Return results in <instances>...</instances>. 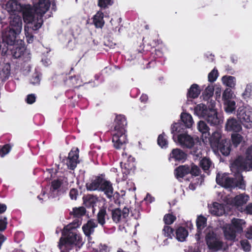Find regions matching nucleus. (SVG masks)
Instances as JSON below:
<instances>
[{
	"label": "nucleus",
	"mask_w": 252,
	"mask_h": 252,
	"mask_svg": "<svg viewBox=\"0 0 252 252\" xmlns=\"http://www.w3.org/2000/svg\"><path fill=\"white\" fill-rule=\"evenodd\" d=\"M7 9L8 12L22 11L23 20L26 24L25 28L35 31L41 27L42 20L40 15L30 5H21L17 2H12L7 4Z\"/></svg>",
	"instance_id": "nucleus-1"
},
{
	"label": "nucleus",
	"mask_w": 252,
	"mask_h": 252,
	"mask_svg": "<svg viewBox=\"0 0 252 252\" xmlns=\"http://www.w3.org/2000/svg\"><path fill=\"white\" fill-rule=\"evenodd\" d=\"M81 223L79 221H74L70 223L64 227L63 232V237L61 238L59 247L60 249H62L63 246L66 248L72 246L81 245L82 240L81 236L77 233L76 228H78Z\"/></svg>",
	"instance_id": "nucleus-2"
},
{
	"label": "nucleus",
	"mask_w": 252,
	"mask_h": 252,
	"mask_svg": "<svg viewBox=\"0 0 252 252\" xmlns=\"http://www.w3.org/2000/svg\"><path fill=\"white\" fill-rule=\"evenodd\" d=\"M16 12H12L10 27L2 33V40L6 44H12L21 32L22 29V21L21 17L17 15Z\"/></svg>",
	"instance_id": "nucleus-3"
},
{
	"label": "nucleus",
	"mask_w": 252,
	"mask_h": 252,
	"mask_svg": "<svg viewBox=\"0 0 252 252\" xmlns=\"http://www.w3.org/2000/svg\"><path fill=\"white\" fill-rule=\"evenodd\" d=\"M245 155V158L242 156H239L231 163L230 169L232 172L252 170V146L248 148Z\"/></svg>",
	"instance_id": "nucleus-4"
},
{
	"label": "nucleus",
	"mask_w": 252,
	"mask_h": 252,
	"mask_svg": "<svg viewBox=\"0 0 252 252\" xmlns=\"http://www.w3.org/2000/svg\"><path fill=\"white\" fill-rule=\"evenodd\" d=\"M210 143L214 151L220 150L224 156L229 155L230 152L229 140L222 136L220 132L216 131L213 133Z\"/></svg>",
	"instance_id": "nucleus-5"
},
{
	"label": "nucleus",
	"mask_w": 252,
	"mask_h": 252,
	"mask_svg": "<svg viewBox=\"0 0 252 252\" xmlns=\"http://www.w3.org/2000/svg\"><path fill=\"white\" fill-rule=\"evenodd\" d=\"M237 173H234L236 174ZM238 180L236 181L233 178L230 177L228 174L218 173L216 177V182L220 186L231 190L232 189L238 187L239 189H244L245 187V184L243 179L238 173Z\"/></svg>",
	"instance_id": "nucleus-6"
},
{
	"label": "nucleus",
	"mask_w": 252,
	"mask_h": 252,
	"mask_svg": "<svg viewBox=\"0 0 252 252\" xmlns=\"http://www.w3.org/2000/svg\"><path fill=\"white\" fill-rule=\"evenodd\" d=\"M246 226L244 220L234 218L231 220V224H227L224 227V235L227 240H233L236 238V233H240L243 232Z\"/></svg>",
	"instance_id": "nucleus-7"
},
{
	"label": "nucleus",
	"mask_w": 252,
	"mask_h": 252,
	"mask_svg": "<svg viewBox=\"0 0 252 252\" xmlns=\"http://www.w3.org/2000/svg\"><path fill=\"white\" fill-rule=\"evenodd\" d=\"M206 241L208 248L214 251L224 250L227 248V246L223 244L212 229L209 228L206 230Z\"/></svg>",
	"instance_id": "nucleus-8"
},
{
	"label": "nucleus",
	"mask_w": 252,
	"mask_h": 252,
	"mask_svg": "<svg viewBox=\"0 0 252 252\" xmlns=\"http://www.w3.org/2000/svg\"><path fill=\"white\" fill-rule=\"evenodd\" d=\"M237 117L244 127L252 128V108L250 106H242L237 110Z\"/></svg>",
	"instance_id": "nucleus-9"
},
{
	"label": "nucleus",
	"mask_w": 252,
	"mask_h": 252,
	"mask_svg": "<svg viewBox=\"0 0 252 252\" xmlns=\"http://www.w3.org/2000/svg\"><path fill=\"white\" fill-rule=\"evenodd\" d=\"M174 141L178 145L185 148L190 149L198 141L197 138H194L187 132L173 135Z\"/></svg>",
	"instance_id": "nucleus-10"
},
{
	"label": "nucleus",
	"mask_w": 252,
	"mask_h": 252,
	"mask_svg": "<svg viewBox=\"0 0 252 252\" xmlns=\"http://www.w3.org/2000/svg\"><path fill=\"white\" fill-rule=\"evenodd\" d=\"M249 195L245 194H241L236 196L234 198H226L225 200L227 204L236 207L239 211L242 212V206L247 203L249 200Z\"/></svg>",
	"instance_id": "nucleus-11"
},
{
	"label": "nucleus",
	"mask_w": 252,
	"mask_h": 252,
	"mask_svg": "<svg viewBox=\"0 0 252 252\" xmlns=\"http://www.w3.org/2000/svg\"><path fill=\"white\" fill-rule=\"evenodd\" d=\"M205 119L212 126L220 125L223 121L221 115L219 114L216 109L214 108V103L212 104L211 107L209 108V112L207 113Z\"/></svg>",
	"instance_id": "nucleus-12"
},
{
	"label": "nucleus",
	"mask_w": 252,
	"mask_h": 252,
	"mask_svg": "<svg viewBox=\"0 0 252 252\" xmlns=\"http://www.w3.org/2000/svg\"><path fill=\"white\" fill-rule=\"evenodd\" d=\"M112 142L115 148L118 149L124 148L127 142L126 130L114 131Z\"/></svg>",
	"instance_id": "nucleus-13"
},
{
	"label": "nucleus",
	"mask_w": 252,
	"mask_h": 252,
	"mask_svg": "<svg viewBox=\"0 0 252 252\" xmlns=\"http://www.w3.org/2000/svg\"><path fill=\"white\" fill-rule=\"evenodd\" d=\"M7 44L10 46H13L12 48H10V50L11 51L13 56L15 58L21 57L26 52V48L23 41L19 40L18 38L16 39L13 44Z\"/></svg>",
	"instance_id": "nucleus-14"
},
{
	"label": "nucleus",
	"mask_w": 252,
	"mask_h": 252,
	"mask_svg": "<svg viewBox=\"0 0 252 252\" xmlns=\"http://www.w3.org/2000/svg\"><path fill=\"white\" fill-rule=\"evenodd\" d=\"M123 161L121 162V166L124 173L127 174L135 167L134 158L131 156H127L126 153L122 155Z\"/></svg>",
	"instance_id": "nucleus-15"
},
{
	"label": "nucleus",
	"mask_w": 252,
	"mask_h": 252,
	"mask_svg": "<svg viewBox=\"0 0 252 252\" xmlns=\"http://www.w3.org/2000/svg\"><path fill=\"white\" fill-rule=\"evenodd\" d=\"M63 181V180H62L61 178L54 180L52 182L50 195L46 194L45 191H43L42 193L38 196L39 199L41 200H47L50 197H54L55 195L53 192L60 188L61 184L63 183V182H62Z\"/></svg>",
	"instance_id": "nucleus-16"
},
{
	"label": "nucleus",
	"mask_w": 252,
	"mask_h": 252,
	"mask_svg": "<svg viewBox=\"0 0 252 252\" xmlns=\"http://www.w3.org/2000/svg\"><path fill=\"white\" fill-rule=\"evenodd\" d=\"M129 209L124 207L122 210L119 209H116L112 211V219L116 223L124 221L129 215Z\"/></svg>",
	"instance_id": "nucleus-17"
},
{
	"label": "nucleus",
	"mask_w": 252,
	"mask_h": 252,
	"mask_svg": "<svg viewBox=\"0 0 252 252\" xmlns=\"http://www.w3.org/2000/svg\"><path fill=\"white\" fill-rule=\"evenodd\" d=\"M78 151L76 149L75 151H71L68 154V157L65 159V163L67 168L74 169L78 162Z\"/></svg>",
	"instance_id": "nucleus-18"
},
{
	"label": "nucleus",
	"mask_w": 252,
	"mask_h": 252,
	"mask_svg": "<svg viewBox=\"0 0 252 252\" xmlns=\"http://www.w3.org/2000/svg\"><path fill=\"white\" fill-rule=\"evenodd\" d=\"M225 129L229 131L238 132L242 130V127L241 124L235 118L228 119L225 124Z\"/></svg>",
	"instance_id": "nucleus-19"
},
{
	"label": "nucleus",
	"mask_w": 252,
	"mask_h": 252,
	"mask_svg": "<svg viewBox=\"0 0 252 252\" xmlns=\"http://www.w3.org/2000/svg\"><path fill=\"white\" fill-rule=\"evenodd\" d=\"M97 226V224L94 220H90L83 225L82 227L83 231L85 235L88 237L89 241L92 239L90 236L94 232V229Z\"/></svg>",
	"instance_id": "nucleus-20"
},
{
	"label": "nucleus",
	"mask_w": 252,
	"mask_h": 252,
	"mask_svg": "<svg viewBox=\"0 0 252 252\" xmlns=\"http://www.w3.org/2000/svg\"><path fill=\"white\" fill-rule=\"evenodd\" d=\"M209 212L214 215L220 216L224 214L225 209L221 204L215 202L209 206Z\"/></svg>",
	"instance_id": "nucleus-21"
},
{
	"label": "nucleus",
	"mask_w": 252,
	"mask_h": 252,
	"mask_svg": "<svg viewBox=\"0 0 252 252\" xmlns=\"http://www.w3.org/2000/svg\"><path fill=\"white\" fill-rule=\"evenodd\" d=\"M50 4L48 0H40L38 5L34 7L36 13L41 17L49 9Z\"/></svg>",
	"instance_id": "nucleus-22"
},
{
	"label": "nucleus",
	"mask_w": 252,
	"mask_h": 252,
	"mask_svg": "<svg viewBox=\"0 0 252 252\" xmlns=\"http://www.w3.org/2000/svg\"><path fill=\"white\" fill-rule=\"evenodd\" d=\"M209 108L203 104H199L196 105L194 108V113L200 118L205 119L207 115V113L209 112Z\"/></svg>",
	"instance_id": "nucleus-23"
},
{
	"label": "nucleus",
	"mask_w": 252,
	"mask_h": 252,
	"mask_svg": "<svg viewBox=\"0 0 252 252\" xmlns=\"http://www.w3.org/2000/svg\"><path fill=\"white\" fill-rule=\"evenodd\" d=\"M126 125V119L124 116L118 115L116 116L115 121L114 131L125 130V127Z\"/></svg>",
	"instance_id": "nucleus-24"
},
{
	"label": "nucleus",
	"mask_w": 252,
	"mask_h": 252,
	"mask_svg": "<svg viewBox=\"0 0 252 252\" xmlns=\"http://www.w3.org/2000/svg\"><path fill=\"white\" fill-rule=\"evenodd\" d=\"M186 158V154L181 149L176 148L173 149L169 156V160L174 159L175 160H182Z\"/></svg>",
	"instance_id": "nucleus-25"
},
{
	"label": "nucleus",
	"mask_w": 252,
	"mask_h": 252,
	"mask_svg": "<svg viewBox=\"0 0 252 252\" xmlns=\"http://www.w3.org/2000/svg\"><path fill=\"white\" fill-rule=\"evenodd\" d=\"M180 117L182 122L187 128H190L192 127L194 121L190 114L187 112H183L181 113Z\"/></svg>",
	"instance_id": "nucleus-26"
},
{
	"label": "nucleus",
	"mask_w": 252,
	"mask_h": 252,
	"mask_svg": "<svg viewBox=\"0 0 252 252\" xmlns=\"http://www.w3.org/2000/svg\"><path fill=\"white\" fill-rule=\"evenodd\" d=\"M104 179L98 178L93 181L91 183L87 184V188L91 190H100L101 186H102Z\"/></svg>",
	"instance_id": "nucleus-27"
},
{
	"label": "nucleus",
	"mask_w": 252,
	"mask_h": 252,
	"mask_svg": "<svg viewBox=\"0 0 252 252\" xmlns=\"http://www.w3.org/2000/svg\"><path fill=\"white\" fill-rule=\"evenodd\" d=\"M100 190L104 192L108 198H111L113 195V188L111 183L106 180H104L103 185L101 186Z\"/></svg>",
	"instance_id": "nucleus-28"
},
{
	"label": "nucleus",
	"mask_w": 252,
	"mask_h": 252,
	"mask_svg": "<svg viewBox=\"0 0 252 252\" xmlns=\"http://www.w3.org/2000/svg\"><path fill=\"white\" fill-rule=\"evenodd\" d=\"M190 171V167L189 165H182L179 166L175 170V174L178 179L183 178Z\"/></svg>",
	"instance_id": "nucleus-29"
},
{
	"label": "nucleus",
	"mask_w": 252,
	"mask_h": 252,
	"mask_svg": "<svg viewBox=\"0 0 252 252\" xmlns=\"http://www.w3.org/2000/svg\"><path fill=\"white\" fill-rule=\"evenodd\" d=\"M103 13L101 11H98L93 17V22L96 28H102L104 24Z\"/></svg>",
	"instance_id": "nucleus-30"
},
{
	"label": "nucleus",
	"mask_w": 252,
	"mask_h": 252,
	"mask_svg": "<svg viewBox=\"0 0 252 252\" xmlns=\"http://www.w3.org/2000/svg\"><path fill=\"white\" fill-rule=\"evenodd\" d=\"M200 93V90L197 84H193L188 91L187 96L188 98H195L198 97Z\"/></svg>",
	"instance_id": "nucleus-31"
},
{
	"label": "nucleus",
	"mask_w": 252,
	"mask_h": 252,
	"mask_svg": "<svg viewBox=\"0 0 252 252\" xmlns=\"http://www.w3.org/2000/svg\"><path fill=\"white\" fill-rule=\"evenodd\" d=\"M221 81L223 85L229 88H234L236 85V79L232 76H224L222 77Z\"/></svg>",
	"instance_id": "nucleus-32"
},
{
	"label": "nucleus",
	"mask_w": 252,
	"mask_h": 252,
	"mask_svg": "<svg viewBox=\"0 0 252 252\" xmlns=\"http://www.w3.org/2000/svg\"><path fill=\"white\" fill-rule=\"evenodd\" d=\"M206 219L202 216H199L196 220V225L197 227L198 233L196 234V239L198 240L200 231L206 226Z\"/></svg>",
	"instance_id": "nucleus-33"
},
{
	"label": "nucleus",
	"mask_w": 252,
	"mask_h": 252,
	"mask_svg": "<svg viewBox=\"0 0 252 252\" xmlns=\"http://www.w3.org/2000/svg\"><path fill=\"white\" fill-rule=\"evenodd\" d=\"M197 129L202 133L203 137L209 135V128L204 121H200L198 122Z\"/></svg>",
	"instance_id": "nucleus-34"
},
{
	"label": "nucleus",
	"mask_w": 252,
	"mask_h": 252,
	"mask_svg": "<svg viewBox=\"0 0 252 252\" xmlns=\"http://www.w3.org/2000/svg\"><path fill=\"white\" fill-rule=\"evenodd\" d=\"M188 235V232L185 228L180 227L177 229L176 231V238L179 241H184Z\"/></svg>",
	"instance_id": "nucleus-35"
},
{
	"label": "nucleus",
	"mask_w": 252,
	"mask_h": 252,
	"mask_svg": "<svg viewBox=\"0 0 252 252\" xmlns=\"http://www.w3.org/2000/svg\"><path fill=\"white\" fill-rule=\"evenodd\" d=\"M232 144L235 147H237L240 143L244 141V138L242 135L238 133H234L231 136Z\"/></svg>",
	"instance_id": "nucleus-36"
},
{
	"label": "nucleus",
	"mask_w": 252,
	"mask_h": 252,
	"mask_svg": "<svg viewBox=\"0 0 252 252\" xmlns=\"http://www.w3.org/2000/svg\"><path fill=\"white\" fill-rule=\"evenodd\" d=\"M108 216L106 213V211L104 209H101L97 214V219L98 222L101 225L105 223V220L108 219Z\"/></svg>",
	"instance_id": "nucleus-37"
},
{
	"label": "nucleus",
	"mask_w": 252,
	"mask_h": 252,
	"mask_svg": "<svg viewBox=\"0 0 252 252\" xmlns=\"http://www.w3.org/2000/svg\"><path fill=\"white\" fill-rule=\"evenodd\" d=\"M224 109L228 113H232L236 108V103L233 100H227L224 102Z\"/></svg>",
	"instance_id": "nucleus-38"
},
{
	"label": "nucleus",
	"mask_w": 252,
	"mask_h": 252,
	"mask_svg": "<svg viewBox=\"0 0 252 252\" xmlns=\"http://www.w3.org/2000/svg\"><path fill=\"white\" fill-rule=\"evenodd\" d=\"M235 96V95L231 90L226 89L222 94V99L224 102L227 101V100H231V99L234 98Z\"/></svg>",
	"instance_id": "nucleus-39"
},
{
	"label": "nucleus",
	"mask_w": 252,
	"mask_h": 252,
	"mask_svg": "<svg viewBox=\"0 0 252 252\" xmlns=\"http://www.w3.org/2000/svg\"><path fill=\"white\" fill-rule=\"evenodd\" d=\"M158 143L162 148H166L168 146V142L165 137L164 134H160L158 138Z\"/></svg>",
	"instance_id": "nucleus-40"
},
{
	"label": "nucleus",
	"mask_w": 252,
	"mask_h": 252,
	"mask_svg": "<svg viewBox=\"0 0 252 252\" xmlns=\"http://www.w3.org/2000/svg\"><path fill=\"white\" fill-rule=\"evenodd\" d=\"M200 166L204 170H208L212 165V162L210 159L204 158H202L200 162Z\"/></svg>",
	"instance_id": "nucleus-41"
},
{
	"label": "nucleus",
	"mask_w": 252,
	"mask_h": 252,
	"mask_svg": "<svg viewBox=\"0 0 252 252\" xmlns=\"http://www.w3.org/2000/svg\"><path fill=\"white\" fill-rule=\"evenodd\" d=\"M214 91V88L213 86H208L205 90L203 95L205 96V98H208L211 97Z\"/></svg>",
	"instance_id": "nucleus-42"
},
{
	"label": "nucleus",
	"mask_w": 252,
	"mask_h": 252,
	"mask_svg": "<svg viewBox=\"0 0 252 252\" xmlns=\"http://www.w3.org/2000/svg\"><path fill=\"white\" fill-rule=\"evenodd\" d=\"M252 91V86L251 84H248L246 89L242 94V96L244 99L249 98L251 95Z\"/></svg>",
	"instance_id": "nucleus-43"
},
{
	"label": "nucleus",
	"mask_w": 252,
	"mask_h": 252,
	"mask_svg": "<svg viewBox=\"0 0 252 252\" xmlns=\"http://www.w3.org/2000/svg\"><path fill=\"white\" fill-rule=\"evenodd\" d=\"M218 77V72L217 69H213L208 74V81L211 82H214Z\"/></svg>",
	"instance_id": "nucleus-44"
},
{
	"label": "nucleus",
	"mask_w": 252,
	"mask_h": 252,
	"mask_svg": "<svg viewBox=\"0 0 252 252\" xmlns=\"http://www.w3.org/2000/svg\"><path fill=\"white\" fill-rule=\"evenodd\" d=\"M176 220V217L172 214H166L164 216L163 220L167 224H172Z\"/></svg>",
	"instance_id": "nucleus-45"
},
{
	"label": "nucleus",
	"mask_w": 252,
	"mask_h": 252,
	"mask_svg": "<svg viewBox=\"0 0 252 252\" xmlns=\"http://www.w3.org/2000/svg\"><path fill=\"white\" fill-rule=\"evenodd\" d=\"M32 30L30 28H25V35L27 38V41L29 43H32L33 41V37L32 35Z\"/></svg>",
	"instance_id": "nucleus-46"
},
{
	"label": "nucleus",
	"mask_w": 252,
	"mask_h": 252,
	"mask_svg": "<svg viewBox=\"0 0 252 252\" xmlns=\"http://www.w3.org/2000/svg\"><path fill=\"white\" fill-rule=\"evenodd\" d=\"M190 171L189 173L193 176H198L200 173V170L199 168L194 164H191L190 166Z\"/></svg>",
	"instance_id": "nucleus-47"
},
{
	"label": "nucleus",
	"mask_w": 252,
	"mask_h": 252,
	"mask_svg": "<svg viewBox=\"0 0 252 252\" xmlns=\"http://www.w3.org/2000/svg\"><path fill=\"white\" fill-rule=\"evenodd\" d=\"M113 2L111 0H99L98 5L99 7L105 8L109 5H112Z\"/></svg>",
	"instance_id": "nucleus-48"
},
{
	"label": "nucleus",
	"mask_w": 252,
	"mask_h": 252,
	"mask_svg": "<svg viewBox=\"0 0 252 252\" xmlns=\"http://www.w3.org/2000/svg\"><path fill=\"white\" fill-rule=\"evenodd\" d=\"M74 215L76 217L83 215L85 213V209L83 207L73 209Z\"/></svg>",
	"instance_id": "nucleus-49"
},
{
	"label": "nucleus",
	"mask_w": 252,
	"mask_h": 252,
	"mask_svg": "<svg viewBox=\"0 0 252 252\" xmlns=\"http://www.w3.org/2000/svg\"><path fill=\"white\" fill-rule=\"evenodd\" d=\"M10 147L9 145H6L3 146L0 149V156L3 157L10 152Z\"/></svg>",
	"instance_id": "nucleus-50"
},
{
	"label": "nucleus",
	"mask_w": 252,
	"mask_h": 252,
	"mask_svg": "<svg viewBox=\"0 0 252 252\" xmlns=\"http://www.w3.org/2000/svg\"><path fill=\"white\" fill-rule=\"evenodd\" d=\"M241 245L242 249L245 251H249L251 250V245L248 241L246 240H242L241 241Z\"/></svg>",
	"instance_id": "nucleus-51"
},
{
	"label": "nucleus",
	"mask_w": 252,
	"mask_h": 252,
	"mask_svg": "<svg viewBox=\"0 0 252 252\" xmlns=\"http://www.w3.org/2000/svg\"><path fill=\"white\" fill-rule=\"evenodd\" d=\"M163 231L164 233L165 236L166 237L170 236L171 234L173 232L172 228L168 226H164L163 229Z\"/></svg>",
	"instance_id": "nucleus-52"
},
{
	"label": "nucleus",
	"mask_w": 252,
	"mask_h": 252,
	"mask_svg": "<svg viewBox=\"0 0 252 252\" xmlns=\"http://www.w3.org/2000/svg\"><path fill=\"white\" fill-rule=\"evenodd\" d=\"M40 82V75L38 73H36L34 76L31 79V83L33 84H38Z\"/></svg>",
	"instance_id": "nucleus-53"
},
{
	"label": "nucleus",
	"mask_w": 252,
	"mask_h": 252,
	"mask_svg": "<svg viewBox=\"0 0 252 252\" xmlns=\"http://www.w3.org/2000/svg\"><path fill=\"white\" fill-rule=\"evenodd\" d=\"M78 195L77 190L76 189H72L69 192V196L71 199H76Z\"/></svg>",
	"instance_id": "nucleus-54"
},
{
	"label": "nucleus",
	"mask_w": 252,
	"mask_h": 252,
	"mask_svg": "<svg viewBox=\"0 0 252 252\" xmlns=\"http://www.w3.org/2000/svg\"><path fill=\"white\" fill-rule=\"evenodd\" d=\"M35 100V96L33 94H30L28 95L26 101L29 104L33 103Z\"/></svg>",
	"instance_id": "nucleus-55"
},
{
	"label": "nucleus",
	"mask_w": 252,
	"mask_h": 252,
	"mask_svg": "<svg viewBox=\"0 0 252 252\" xmlns=\"http://www.w3.org/2000/svg\"><path fill=\"white\" fill-rule=\"evenodd\" d=\"M7 222L5 219L0 220V231H3L6 227Z\"/></svg>",
	"instance_id": "nucleus-56"
},
{
	"label": "nucleus",
	"mask_w": 252,
	"mask_h": 252,
	"mask_svg": "<svg viewBox=\"0 0 252 252\" xmlns=\"http://www.w3.org/2000/svg\"><path fill=\"white\" fill-rule=\"evenodd\" d=\"M144 200L147 201V203H151L155 201V198L150 194L148 193L146 195V197L144 198Z\"/></svg>",
	"instance_id": "nucleus-57"
},
{
	"label": "nucleus",
	"mask_w": 252,
	"mask_h": 252,
	"mask_svg": "<svg viewBox=\"0 0 252 252\" xmlns=\"http://www.w3.org/2000/svg\"><path fill=\"white\" fill-rule=\"evenodd\" d=\"M180 124L179 123H174L171 126V132L173 133L177 131L179 127Z\"/></svg>",
	"instance_id": "nucleus-58"
},
{
	"label": "nucleus",
	"mask_w": 252,
	"mask_h": 252,
	"mask_svg": "<svg viewBox=\"0 0 252 252\" xmlns=\"http://www.w3.org/2000/svg\"><path fill=\"white\" fill-rule=\"evenodd\" d=\"M246 235L248 238L252 239V226L247 229Z\"/></svg>",
	"instance_id": "nucleus-59"
},
{
	"label": "nucleus",
	"mask_w": 252,
	"mask_h": 252,
	"mask_svg": "<svg viewBox=\"0 0 252 252\" xmlns=\"http://www.w3.org/2000/svg\"><path fill=\"white\" fill-rule=\"evenodd\" d=\"M99 249L100 252H109V248L105 245H100Z\"/></svg>",
	"instance_id": "nucleus-60"
},
{
	"label": "nucleus",
	"mask_w": 252,
	"mask_h": 252,
	"mask_svg": "<svg viewBox=\"0 0 252 252\" xmlns=\"http://www.w3.org/2000/svg\"><path fill=\"white\" fill-rule=\"evenodd\" d=\"M247 213L252 215V204H249L246 209Z\"/></svg>",
	"instance_id": "nucleus-61"
},
{
	"label": "nucleus",
	"mask_w": 252,
	"mask_h": 252,
	"mask_svg": "<svg viewBox=\"0 0 252 252\" xmlns=\"http://www.w3.org/2000/svg\"><path fill=\"white\" fill-rule=\"evenodd\" d=\"M215 94L217 97H220L221 94V88L220 87H217L216 88Z\"/></svg>",
	"instance_id": "nucleus-62"
},
{
	"label": "nucleus",
	"mask_w": 252,
	"mask_h": 252,
	"mask_svg": "<svg viewBox=\"0 0 252 252\" xmlns=\"http://www.w3.org/2000/svg\"><path fill=\"white\" fill-rule=\"evenodd\" d=\"M6 210V206L4 204L0 203V214L2 213Z\"/></svg>",
	"instance_id": "nucleus-63"
},
{
	"label": "nucleus",
	"mask_w": 252,
	"mask_h": 252,
	"mask_svg": "<svg viewBox=\"0 0 252 252\" xmlns=\"http://www.w3.org/2000/svg\"><path fill=\"white\" fill-rule=\"evenodd\" d=\"M140 100L142 102H146L148 100L147 95L143 94L140 97Z\"/></svg>",
	"instance_id": "nucleus-64"
}]
</instances>
